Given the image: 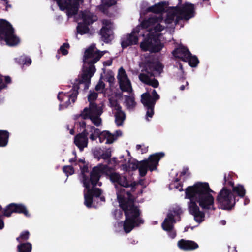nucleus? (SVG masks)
Masks as SVG:
<instances>
[{
    "mask_svg": "<svg viewBox=\"0 0 252 252\" xmlns=\"http://www.w3.org/2000/svg\"><path fill=\"white\" fill-rule=\"evenodd\" d=\"M115 113V122L118 126H121L126 119V114L122 109L116 110Z\"/></svg>",
    "mask_w": 252,
    "mask_h": 252,
    "instance_id": "nucleus-26",
    "label": "nucleus"
},
{
    "mask_svg": "<svg viewBox=\"0 0 252 252\" xmlns=\"http://www.w3.org/2000/svg\"><path fill=\"white\" fill-rule=\"evenodd\" d=\"M103 113L102 107L98 106L95 103H91L88 107H85L81 111L79 117L87 114L89 115H101Z\"/></svg>",
    "mask_w": 252,
    "mask_h": 252,
    "instance_id": "nucleus-17",
    "label": "nucleus"
},
{
    "mask_svg": "<svg viewBox=\"0 0 252 252\" xmlns=\"http://www.w3.org/2000/svg\"><path fill=\"white\" fill-rule=\"evenodd\" d=\"M116 137H115L114 135L112 134L108 131V134L107 137V141H106L105 143L106 144H112L116 139Z\"/></svg>",
    "mask_w": 252,
    "mask_h": 252,
    "instance_id": "nucleus-54",
    "label": "nucleus"
},
{
    "mask_svg": "<svg viewBox=\"0 0 252 252\" xmlns=\"http://www.w3.org/2000/svg\"><path fill=\"white\" fill-rule=\"evenodd\" d=\"M87 128L89 129V132L91 133L90 135V139L92 141L96 140L97 138H99V134H100V129L95 128L93 126L88 125Z\"/></svg>",
    "mask_w": 252,
    "mask_h": 252,
    "instance_id": "nucleus-31",
    "label": "nucleus"
},
{
    "mask_svg": "<svg viewBox=\"0 0 252 252\" xmlns=\"http://www.w3.org/2000/svg\"><path fill=\"white\" fill-rule=\"evenodd\" d=\"M101 39L106 44L111 43L113 40L114 32L112 28H105L102 27L99 31Z\"/></svg>",
    "mask_w": 252,
    "mask_h": 252,
    "instance_id": "nucleus-20",
    "label": "nucleus"
},
{
    "mask_svg": "<svg viewBox=\"0 0 252 252\" xmlns=\"http://www.w3.org/2000/svg\"><path fill=\"white\" fill-rule=\"evenodd\" d=\"M109 102L110 105V107L114 108L115 110L118 109H122L121 106L119 104L118 100L114 97H111L109 98Z\"/></svg>",
    "mask_w": 252,
    "mask_h": 252,
    "instance_id": "nucleus-42",
    "label": "nucleus"
},
{
    "mask_svg": "<svg viewBox=\"0 0 252 252\" xmlns=\"http://www.w3.org/2000/svg\"><path fill=\"white\" fill-rule=\"evenodd\" d=\"M98 94L94 91H90V93L88 95V100L89 104L91 103H94V101L97 98Z\"/></svg>",
    "mask_w": 252,
    "mask_h": 252,
    "instance_id": "nucleus-45",
    "label": "nucleus"
},
{
    "mask_svg": "<svg viewBox=\"0 0 252 252\" xmlns=\"http://www.w3.org/2000/svg\"><path fill=\"white\" fill-rule=\"evenodd\" d=\"M94 49L95 46L92 45L85 51L83 56V61L85 63H87L89 66H94V64L97 63L106 52V51H100L99 50L94 51Z\"/></svg>",
    "mask_w": 252,
    "mask_h": 252,
    "instance_id": "nucleus-7",
    "label": "nucleus"
},
{
    "mask_svg": "<svg viewBox=\"0 0 252 252\" xmlns=\"http://www.w3.org/2000/svg\"><path fill=\"white\" fill-rule=\"evenodd\" d=\"M148 169L150 170V165L148 162L144 160L140 161L138 169L140 176L141 177L145 176Z\"/></svg>",
    "mask_w": 252,
    "mask_h": 252,
    "instance_id": "nucleus-28",
    "label": "nucleus"
},
{
    "mask_svg": "<svg viewBox=\"0 0 252 252\" xmlns=\"http://www.w3.org/2000/svg\"><path fill=\"white\" fill-rule=\"evenodd\" d=\"M113 23L110 19H103L102 20V27H105V28H112Z\"/></svg>",
    "mask_w": 252,
    "mask_h": 252,
    "instance_id": "nucleus-53",
    "label": "nucleus"
},
{
    "mask_svg": "<svg viewBox=\"0 0 252 252\" xmlns=\"http://www.w3.org/2000/svg\"><path fill=\"white\" fill-rule=\"evenodd\" d=\"M232 191L240 197H244L246 194V190L244 186L241 185H238L236 187H233Z\"/></svg>",
    "mask_w": 252,
    "mask_h": 252,
    "instance_id": "nucleus-37",
    "label": "nucleus"
},
{
    "mask_svg": "<svg viewBox=\"0 0 252 252\" xmlns=\"http://www.w3.org/2000/svg\"><path fill=\"white\" fill-rule=\"evenodd\" d=\"M117 78L119 82L128 79L127 74L123 67H121L118 71Z\"/></svg>",
    "mask_w": 252,
    "mask_h": 252,
    "instance_id": "nucleus-43",
    "label": "nucleus"
},
{
    "mask_svg": "<svg viewBox=\"0 0 252 252\" xmlns=\"http://www.w3.org/2000/svg\"><path fill=\"white\" fill-rule=\"evenodd\" d=\"M196 203L197 202L194 200H190L189 209L190 214L194 216L195 221L198 222H201L203 221V218L205 217V213L200 211Z\"/></svg>",
    "mask_w": 252,
    "mask_h": 252,
    "instance_id": "nucleus-15",
    "label": "nucleus"
},
{
    "mask_svg": "<svg viewBox=\"0 0 252 252\" xmlns=\"http://www.w3.org/2000/svg\"><path fill=\"white\" fill-rule=\"evenodd\" d=\"M224 185H228L229 186H231L233 188L234 186V183L233 181L232 177L230 175H228L227 177L226 174H225L224 175Z\"/></svg>",
    "mask_w": 252,
    "mask_h": 252,
    "instance_id": "nucleus-47",
    "label": "nucleus"
},
{
    "mask_svg": "<svg viewBox=\"0 0 252 252\" xmlns=\"http://www.w3.org/2000/svg\"><path fill=\"white\" fill-rule=\"evenodd\" d=\"M83 186L85 188V189L89 191V193L92 194L93 196L99 197L102 194V190L99 188L92 186V188L91 189L90 185L88 182H85L83 185Z\"/></svg>",
    "mask_w": 252,
    "mask_h": 252,
    "instance_id": "nucleus-25",
    "label": "nucleus"
},
{
    "mask_svg": "<svg viewBox=\"0 0 252 252\" xmlns=\"http://www.w3.org/2000/svg\"><path fill=\"white\" fill-rule=\"evenodd\" d=\"M79 87L76 85L73 86L72 89L70 90V93L64 94L63 92H59L57 97L58 99L61 101L66 100L64 104L63 105V107L66 108L70 104V100L72 103H74L77 99L78 94Z\"/></svg>",
    "mask_w": 252,
    "mask_h": 252,
    "instance_id": "nucleus-13",
    "label": "nucleus"
},
{
    "mask_svg": "<svg viewBox=\"0 0 252 252\" xmlns=\"http://www.w3.org/2000/svg\"><path fill=\"white\" fill-rule=\"evenodd\" d=\"M166 231L168 232V235L171 238L174 239L176 236V232L173 229H171V230Z\"/></svg>",
    "mask_w": 252,
    "mask_h": 252,
    "instance_id": "nucleus-59",
    "label": "nucleus"
},
{
    "mask_svg": "<svg viewBox=\"0 0 252 252\" xmlns=\"http://www.w3.org/2000/svg\"><path fill=\"white\" fill-rule=\"evenodd\" d=\"M57 2L62 11L66 10V14L69 17L77 14L79 5L76 3L69 2L68 0H53Z\"/></svg>",
    "mask_w": 252,
    "mask_h": 252,
    "instance_id": "nucleus-11",
    "label": "nucleus"
},
{
    "mask_svg": "<svg viewBox=\"0 0 252 252\" xmlns=\"http://www.w3.org/2000/svg\"><path fill=\"white\" fill-rule=\"evenodd\" d=\"M160 96L155 90H153L152 95L149 93H145L141 95V101H144L148 103H154L156 104L157 100L159 99Z\"/></svg>",
    "mask_w": 252,
    "mask_h": 252,
    "instance_id": "nucleus-22",
    "label": "nucleus"
},
{
    "mask_svg": "<svg viewBox=\"0 0 252 252\" xmlns=\"http://www.w3.org/2000/svg\"><path fill=\"white\" fill-rule=\"evenodd\" d=\"M141 103L147 109L146 116L152 118L154 114L155 104H154V103H148L144 101H141Z\"/></svg>",
    "mask_w": 252,
    "mask_h": 252,
    "instance_id": "nucleus-34",
    "label": "nucleus"
},
{
    "mask_svg": "<svg viewBox=\"0 0 252 252\" xmlns=\"http://www.w3.org/2000/svg\"><path fill=\"white\" fill-rule=\"evenodd\" d=\"M76 29L77 33L81 35L87 33L90 31L88 26L82 22L78 23Z\"/></svg>",
    "mask_w": 252,
    "mask_h": 252,
    "instance_id": "nucleus-35",
    "label": "nucleus"
},
{
    "mask_svg": "<svg viewBox=\"0 0 252 252\" xmlns=\"http://www.w3.org/2000/svg\"><path fill=\"white\" fill-rule=\"evenodd\" d=\"M108 176L110 180L116 187L117 185H119L124 188L131 187V191H135L136 183L135 182L130 183L126 176L115 172L110 173Z\"/></svg>",
    "mask_w": 252,
    "mask_h": 252,
    "instance_id": "nucleus-9",
    "label": "nucleus"
},
{
    "mask_svg": "<svg viewBox=\"0 0 252 252\" xmlns=\"http://www.w3.org/2000/svg\"><path fill=\"white\" fill-rule=\"evenodd\" d=\"M83 129H84V130H83V131L81 133L77 134V135H80V137H83L86 139H88V135L89 133L85 128H83Z\"/></svg>",
    "mask_w": 252,
    "mask_h": 252,
    "instance_id": "nucleus-60",
    "label": "nucleus"
},
{
    "mask_svg": "<svg viewBox=\"0 0 252 252\" xmlns=\"http://www.w3.org/2000/svg\"><path fill=\"white\" fill-rule=\"evenodd\" d=\"M96 71L95 66H89L86 69H84L81 75L80 78L76 79L73 86H77L80 88L79 85L83 84L84 90L88 89L91 84V78L93 77Z\"/></svg>",
    "mask_w": 252,
    "mask_h": 252,
    "instance_id": "nucleus-10",
    "label": "nucleus"
},
{
    "mask_svg": "<svg viewBox=\"0 0 252 252\" xmlns=\"http://www.w3.org/2000/svg\"><path fill=\"white\" fill-rule=\"evenodd\" d=\"M116 193L120 206L125 216L123 228L126 233H128L135 227L143 224L144 220L140 217V210L135 205V198L130 191L121 188Z\"/></svg>",
    "mask_w": 252,
    "mask_h": 252,
    "instance_id": "nucleus-1",
    "label": "nucleus"
},
{
    "mask_svg": "<svg viewBox=\"0 0 252 252\" xmlns=\"http://www.w3.org/2000/svg\"><path fill=\"white\" fill-rule=\"evenodd\" d=\"M148 85L149 86H151L154 88H158L159 86V82L158 80L156 79H150V81L148 82Z\"/></svg>",
    "mask_w": 252,
    "mask_h": 252,
    "instance_id": "nucleus-56",
    "label": "nucleus"
},
{
    "mask_svg": "<svg viewBox=\"0 0 252 252\" xmlns=\"http://www.w3.org/2000/svg\"><path fill=\"white\" fill-rule=\"evenodd\" d=\"M164 29V27L158 23L150 28L149 33L140 43V47L143 51H149L151 53L159 52L164 45L159 39L161 35L159 32Z\"/></svg>",
    "mask_w": 252,
    "mask_h": 252,
    "instance_id": "nucleus-3",
    "label": "nucleus"
},
{
    "mask_svg": "<svg viewBox=\"0 0 252 252\" xmlns=\"http://www.w3.org/2000/svg\"><path fill=\"white\" fill-rule=\"evenodd\" d=\"M32 245L30 243H21L17 246L18 252H31Z\"/></svg>",
    "mask_w": 252,
    "mask_h": 252,
    "instance_id": "nucleus-33",
    "label": "nucleus"
},
{
    "mask_svg": "<svg viewBox=\"0 0 252 252\" xmlns=\"http://www.w3.org/2000/svg\"><path fill=\"white\" fill-rule=\"evenodd\" d=\"M148 19H151L150 20V23L152 24V26H154L155 24H156L158 22V18L156 17H150Z\"/></svg>",
    "mask_w": 252,
    "mask_h": 252,
    "instance_id": "nucleus-63",
    "label": "nucleus"
},
{
    "mask_svg": "<svg viewBox=\"0 0 252 252\" xmlns=\"http://www.w3.org/2000/svg\"><path fill=\"white\" fill-rule=\"evenodd\" d=\"M83 120H82L78 123L79 126L82 128H85L86 127H87V126L86 125V123Z\"/></svg>",
    "mask_w": 252,
    "mask_h": 252,
    "instance_id": "nucleus-64",
    "label": "nucleus"
},
{
    "mask_svg": "<svg viewBox=\"0 0 252 252\" xmlns=\"http://www.w3.org/2000/svg\"><path fill=\"white\" fill-rule=\"evenodd\" d=\"M174 223H171L167 221V219H165L162 223L161 226L165 231H170L174 228Z\"/></svg>",
    "mask_w": 252,
    "mask_h": 252,
    "instance_id": "nucleus-44",
    "label": "nucleus"
},
{
    "mask_svg": "<svg viewBox=\"0 0 252 252\" xmlns=\"http://www.w3.org/2000/svg\"><path fill=\"white\" fill-rule=\"evenodd\" d=\"M196 8L195 5L188 2L176 6V11L178 16L175 20V24L180 21H188L195 17L196 15Z\"/></svg>",
    "mask_w": 252,
    "mask_h": 252,
    "instance_id": "nucleus-6",
    "label": "nucleus"
},
{
    "mask_svg": "<svg viewBox=\"0 0 252 252\" xmlns=\"http://www.w3.org/2000/svg\"><path fill=\"white\" fill-rule=\"evenodd\" d=\"M212 192L208 183L198 182L186 189L185 198L194 200L203 209L214 210L215 208L214 207V198L211 194Z\"/></svg>",
    "mask_w": 252,
    "mask_h": 252,
    "instance_id": "nucleus-2",
    "label": "nucleus"
},
{
    "mask_svg": "<svg viewBox=\"0 0 252 252\" xmlns=\"http://www.w3.org/2000/svg\"><path fill=\"white\" fill-rule=\"evenodd\" d=\"M139 79L143 83H145V84H148L149 81H150V78L148 75L146 74L140 73L139 75Z\"/></svg>",
    "mask_w": 252,
    "mask_h": 252,
    "instance_id": "nucleus-52",
    "label": "nucleus"
},
{
    "mask_svg": "<svg viewBox=\"0 0 252 252\" xmlns=\"http://www.w3.org/2000/svg\"><path fill=\"white\" fill-rule=\"evenodd\" d=\"M187 62L189 65L192 67H196L199 63V61L197 56L192 55L191 53L189 57H188V60H186V62Z\"/></svg>",
    "mask_w": 252,
    "mask_h": 252,
    "instance_id": "nucleus-36",
    "label": "nucleus"
},
{
    "mask_svg": "<svg viewBox=\"0 0 252 252\" xmlns=\"http://www.w3.org/2000/svg\"><path fill=\"white\" fill-rule=\"evenodd\" d=\"M108 134V131H103L101 132L100 131V134H99V140L100 143L103 142L105 140L107 141V137Z\"/></svg>",
    "mask_w": 252,
    "mask_h": 252,
    "instance_id": "nucleus-50",
    "label": "nucleus"
},
{
    "mask_svg": "<svg viewBox=\"0 0 252 252\" xmlns=\"http://www.w3.org/2000/svg\"><path fill=\"white\" fill-rule=\"evenodd\" d=\"M24 56H21L19 58H16V62L19 64L24 65L25 62H24Z\"/></svg>",
    "mask_w": 252,
    "mask_h": 252,
    "instance_id": "nucleus-61",
    "label": "nucleus"
},
{
    "mask_svg": "<svg viewBox=\"0 0 252 252\" xmlns=\"http://www.w3.org/2000/svg\"><path fill=\"white\" fill-rule=\"evenodd\" d=\"M125 103L128 109H134L136 105L135 98L132 95H125Z\"/></svg>",
    "mask_w": 252,
    "mask_h": 252,
    "instance_id": "nucleus-30",
    "label": "nucleus"
},
{
    "mask_svg": "<svg viewBox=\"0 0 252 252\" xmlns=\"http://www.w3.org/2000/svg\"><path fill=\"white\" fill-rule=\"evenodd\" d=\"M29 236H30L29 232L27 230L24 231L22 232L20 234V236L16 238V240L19 242L22 240V241H26L29 239Z\"/></svg>",
    "mask_w": 252,
    "mask_h": 252,
    "instance_id": "nucleus-48",
    "label": "nucleus"
},
{
    "mask_svg": "<svg viewBox=\"0 0 252 252\" xmlns=\"http://www.w3.org/2000/svg\"><path fill=\"white\" fill-rule=\"evenodd\" d=\"M165 219H167L168 222H170L171 223H175L176 222V220L174 218V216L172 214H169L167 215V218Z\"/></svg>",
    "mask_w": 252,
    "mask_h": 252,
    "instance_id": "nucleus-58",
    "label": "nucleus"
},
{
    "mask_svg": "<svg viewBox=\"0 0 252 252\" xmlns=\"http://www.w3.org/2000/svg\"><path fill=\"white\" fill-rule=\"evenodd\" d=\"M216 201L223 210H231L234 206L236 198L231 191L224 187L218 194Z\"/></svg>",
    "mask_w": 252,
    "mask_h": 252,
    "instance_id": "nucleus-5",
    "label": "nucleus"
},
{
    "mask_svg": "<svg viewBox=\"0 0 252 252\" xmlns=\"http://www.w3.org/2000/svg\"><path fill=\"white\" fill-rule=\"evenodd\" d=\"M120 88L123 92H128L131 90V86L129 79L126 80L125 81L120 82Z\"/></svg>",
    "mask_w": 252,
    "mask_h": 252,
    "instance_id": "nucleus-40",
    "label": "nucleus"
},
{
    "mask_svg": "<svg viewBox=\"0 0 252 252\" xmlns=\"http://www.w3.org/2000/svg\"><path fill=\"white\" fill-rule=\"evenodd\" d=\"M13 213L23 214L27 217L30 216L26 207L23 204L12 203L8 205L3 210V215L8 217L11 216Z\"/></svg>",
    "mask_w": 252,
    "mask_h": 252,
    "instance_id": "nucleus-12",
    "label": "nucleus"
},
{
    "mask_svg": "<svg viewBox=\"0 0 252 252\" xmlns=\"http://www.w3.org/2000/svg\"><path fill=\"white\" fill-rule=\"evenodd\" d=\"M74 143L79 148L80 151H82L84 148L87 147L88 139H86L83 137H80V135H76L74 137Z\"/></svg>",
    "mask_w": 252,
    "mask_h": 252,
    "instance_id": "nucleus-23",
    "label": "nucleus"
},
{
    "mask_svg": "<svg viewBox=\"0 0 252 252\" xmlns=\"http://www.w3.org/2000/svg\"><path fill=\"white\" fill-rule=\"evenodd\" d=\"M80 168L82 176V183L84 185L85 182H88V176L86 175V173L89 172L88 165L85 164L83 166H80Z\"/></svg>",
    "mask_w": 252,
    "mask_h": 252,
    "instance_id": "nucleus-39",
    "label": "nucleus"
},
{
    "mask_svg": "<svg viewBox=\"0 0 252 252\" xmlns=\"http://www.w3.org/2000/svg\"><path fill=\"white\" fill-rule=\"evenodd\" d=\"M165 4L164 2H160L152 6L149 7L147 9L148 12L156 14H160L165 10Z\"/></svg>",
    "mask_w": 252,
    "mask_h": 252,
    "instance_id": "nucleus-24",
    "label": "nucleus"
},
{
    "mask_svg": "<svg viewBox=\"0 0 252 252\" xmlns=\"http://www.w3.org/2000/svg\"><path fill=\"white\" fill-rule=\"evenodd\" d=\"M138 32H135L133 30L130 33L127 34L126 37L122 38L121 40V47L123 49H125L128 46L136 45L138 43V37L136 35V33Z\"/></svg>",
    "mask_w": 252,
    "mask_h": 252,
    "instance_id": "nucleus-16",
    "label": "nucleus"
},
{
    "mask_svg": "<svg viewBox=\"0 0 252 252\" xmlns=\"http://www.w3.org/2000/svg\"><path fill=\"white\" fill-rule=\"evenodd\" d=\"M178 246L180 249L185 250H193L198 248V245L194 241L181 239L178 242Z\"/></svg>",
    "mask_w": 252,
    "mask_h": 252,
    "instance_id": "nucleus-21",
    "label": "nucleus"
},
{
    "mask_svg": "<svg viewBox=\"0 0 252 252\" xmlns=\"http://www.w3.org/2000/svg\"><path fill=\"white\" fill-rule=\"evenodd\" d=\"M105 88V84L104 83L100 80L97 84L95 86V89L97 91H99Z\"/></svg>",
    "mask_w": 252,
    "mask_h": 252,
    "instance_id": "nucleus-57",
    "label": "nucleus"
},
{
    "mask_svg": "<svg viewBox=\"0 0 252 252\" xmlns=\"http://www.w3.org/2000/svg\"><path fill=\"white\" fill-rule=\"evenodd\" d=\"M100 115H89L87 114L81 117L83 119H90L92 122L96 126L98 127L102 124V120Z\"/></svg>",
    "mask_w": 252,
    "mask_h": 252,
    "instance_id": "nucleus-27",
    "label": "nucleus"
},
{
    "mask_svg": "<svg viewBox=\"0 0 252 252\" xmlns=\"http://www.w3.org/2000/svg\"><path fill=\"white\" fill-rule=\"evenodd\" d=\"M150 20H151L148 19L144 20L141 24L142 27L143 28H145V29L149 28V29L150 30V28H151V27H150L152 26L151 23H150Z\"/></svg>",
    "mask_w": 252,
    "mask_h": 252,
    "instance_id": "nucleus-55",
    "label": "nucleus"
},
{
    "mask_svg": "<svg viewBox=\"0 0 252 252\" xmlns=\"http://www.w3.org/2000/svg\"><path fill=\"white\" fill-rule=\"evenodd\" d=\"M111 157V150L110 148L107 149L102 154L100 155L98 159H103L104 160L109 159Z\"/></svg>",
    "mask_w": 252,
    "mask_h": 252,
    "instance_id": "nucleus-46",
    "label": "nucleus"
},
{
    "mask_svg": "<svg viewBox=\"0 0 252 252\" xmlns=\"http://www.w3.org/2000/svg\"><path fill=\"white\" fill-rule=\"evenodd\" d=\"M24 65H30L32 63V60L30 58L26 56H24Z\"/></svg>",
    "mask_w": 252,
    "mask_h": 252,
    "instance_id": "nucleus-62",
    "label": "nucleus"
},
{
    "mask_svg": "<svg viewBox=\"0 0 252 252\" xmlns=\"http://www.w3.org/2000/svg\"><path fill=\"white\" fill-rule=\"evenodd\" d=\"M165 154L163 152L156 153L150 155L148 158L144 159L146 160L150 165V171H153L157 170V166L160 159L164 156Z\"/></svg>",
    "mask_w": 252,
    "mask_h": 252,
    "instance_id": "nucleus-19",
    "label": "nucleus"
},
{
    "mask_svg": "<svg viewBox=\"0 0 252 252\" xmlns=\"http://www.w3.org/2000/svg\"><path fill=\"white\" fill-rule=\"evenodd\" d=\"M82 20L83 22L82 23H84L85 25L89 26L90 25L96 21L97 19L96 17H95V19H94L93 16L90 15H83Z\"/></svg>",
    "mask_w": 252,
    "mask_h": 252,
    "instance_id": "nucleus-41",
    "label": "nucleus"
},
{
    "mask_svg": "<svg viewBox=\"0 0 252 252\" xmlns=\"http://www.w3.org/2000/svg\"><path fill=\"white\" fill-rule=\"evenodd\" d=\"M109 167L107 165L99 164L93 168L88 177V183L93 187L101 186L102 183L99 182L101 176L103 174Z\"/></svg>",
    "mask_w": 252,
    "mask_h": 252,
    "instance_id": "nucleus-8",
    "label": "nucleus"
},
{
    "mask_svg": "<svg viewBox=\"0 0 252 252\" xmlns=\"http://www.w3.org/2000/svg\"><path fill=\"white\" fill-rule=\"evenodd\" d=\"M163 65L160 62L147 61L144 63L142 71H145L150 76H154V71L160 73L163 71Z\"/></svg>",
    "mask_w": 252,
    "mask_h": 252,
    "instance_id": "nucleus-14",
    "label": "nucleus"
},
{
    "mask_svg": "<svg viewBox=\"0 0 252 252\" xmlns=\"http://www.w3.org/2000/svg\"><path fill=\"white\" fill-rule=\"evenodd\" d=\"M173 56L176 58H178L184 62H186L188 57H189L190 52L187 47L182 45L175 48L172 52Z\"/></svg>",
    "mask_w": 252,
    "mask_h": 252,
    "instance_id": "nucleus-18",
    "label": "nucleus"
},
{
    "mask_svg": "<svg viewBox=\"0 0 252 252\" xmlns=\"http://www.w3.org/2000/svg\"><path fill=\"white\" fill-rule=\"evenodd\" d=\"M63 171L66 174L72 175L74 173V168L72 166H64L63 167Z\"/></svg>",
    "mask_w": 252,
    "mask_h": 252,
    "instance_id": "nucleus-51",
    "label": "nucleus"
},
{
    "mask_svg": "<svg viewBox=\"0 0 252 252\" xmlns=\"http://www.w3.org/2000/svg\"><path fill=\"white\" fill-rule=\"evenodd\" d=\"M93 201L92 194L87 190L86 192L84 193V204L87 208H91L92 206Z\"/></svg>",
    "mask_w": 252,
    "mask_h": 252,
    "instance_id": "nucleus-38",
    "label": "nucleus"
},
{
    "mask_svg": "<svg viewBox=\"0 0 252 252\" xmlns=\"http://www.w3.org/2000/svg\"><path fill=\"white\" fill-rule=\"evenodd\" d=\"M9 133L7 130H0V147H5L7 145Z\"/></svg>",
    "mask_w": 252,
    "mask_h": 252,
    "instance_id": "nucleus-29",
    "label": "nucleus"
},
{
    "mask_svg": "<svg viewBox=\"0 0 252 252\" xmlns=\"http://www.w3.org/2000/svg\"><path fill=\"white\" fill-rule=\"evenodd\" d=\"M70 47L69 44L67 43H64L60 47L59 51L62 53L63 55H66L68 53V51L67 49Z\"/></svg>",
    "mask_w": 252,
    "mask_h": 252,
    "instance_id": "nucleus-49",
    "label": "nucleus"
},
{
    "mask_svg": "<svg viewBox=\"0 0 252 252\" xmlns=\"http://www.w3.org/2000/svg\"><path fill=\"white\" fill-rule=\"evenodd\" d=\"M0 40H4L10 46L17 45L20 42L12 25L5 19H0Z\"/></svg>",
    "mask_w": 252,
    "mask_h": 252,
    "instance_id": "nucleus-4",
    "label": "nucleus"
},
{
    "mask_svg": "<svg viewBox=\"0 0 252 252\" xmlns=\"http://www.w3.org/2000/svg\"><path fill=\"white\" fill-rule=\"evenodd\" d=\"M178 16V14L176 11V6L172 7V12H169L167 15L165 21L167 23L171 24L174 21L175 22L176 19Z\"/></svg>",
    "mask_w": 252,
    "mask_h": 252,
    "instance_id": "nucleus-32",
    "label": "nucleus"
}]
</instances>
